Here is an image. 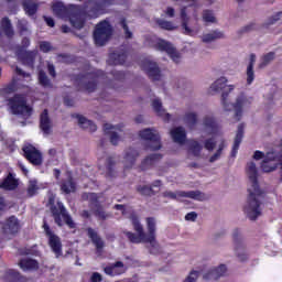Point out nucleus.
Instances as JSON below:
<instances>
[{
    "instance_id": "f8f14e48",
    "label": "nucleus",
    "mask_w": 282,
    "mask_h": 282,
    "mask_svg": "<svg viewBox=\"0 0 282 282\" xmlns=\"http://www.w3.org/2000/svg\"><path fill=\"white\" fill-rule=\"evenodd\" d=\"M154 47H156L160 52H166V54L170 55V58L174 63H180V61H182V55L177 52L175 46H173V44L166 42L165 40L158 39Z\"/></svg>"
},
{
    "instance_id": "3c124183",
    "label": "nucleus",
    "mask_w": 282,
    "mask_h": 282,
    "mask_svg": "<svg viewBox=\"0 0 282 282\" xmlns=\"http://www.w3.org/2000/svg\"><path fill=\"white\" fill-rule=\"evenodd\" d=\"M15 74H18L19 76L24 77L26 83H30L32 80V76L30 75V73L23 72V69H21L19 67L15 68Z\"/></svg>"
},
{
    "instance_id": "b1692460",
    "label": "nucleus",
    "mask_w": 282,
    "mask_h": 282,
    "mask_svg": "<svg viewBox=\"0 0 282 282\" xmlns=\"http://www.w3.org/2000/svg\"><path fill=\"white\" fill-rule=\"evenodd\" d=\"M257 63V55L254 53L249 56V64L247 66V84L252 85L254 83V64Z\"/></svg>"
},
{
    "instance_id": "6e6552de",
    "label": "nucleus",
    "mask_w": 282,
    "mask_h": 282,
    "mask_svg": "<svg viewBox=\"0 0 282 282\" xmlns=\"http://www.w3.org/2000/svg\"><path fill=\"white\" fill-rule=\"evenodd\" d=\"M142 140H147L148 151H160L162 149V143L160 142V133L153 128H147L139 132Z\"/></svg>"
},
{
    "instance_id": "ddd939ff",
    "label": "nucleus",
    "mask_w": 282,
    "mask_h": 282,
    "mask_svg": "<svg viewBox=\"0 0 282 282\" xmlns=\"http://www.w3.org/2000/svg\"><path fill=\"white\" fill-rule=\"evenodd\" d=\"M188 23H191V17H188L186 7H183L181 9V26L183 33H185L187 36H197V34H199V28H191Z\"/></svg>"
},
{
    "instance_id": "680f3d73",
    "label": "nucleus",
    "mask_w": 282,
    "mask_h": 282,
    "mask_svg": "<svg viewBox=\"0 0 282 282\" xmlns=\"http://www.w3.org/2000/svg\"><path fill=\"white\" fill-rule=\"evenodd\" d=\"M164 14H166L170 19H173V17H175V9H173V7H167Z\"/></svg>"
},
{
    "instance_id": "9d476101",
    "label": "nucleus",
    "mask_w": 282,
    "mask_h": 282,
    "mask_svg": "<svg viewBox=\"0 0 282 282\" xmlns=\"http://www.w3.org/2000/svg\"><path fill=\"white\" fill-rule=\"evenodd\" d=\"M111 37V25L109 22L104 21L96 26L94 39L96 45L102 46Z\"/></svg>"
},
{
    "instance_id": "49530a36",
    "label": "nucleus",
    "mask_w": 282,
    "mask_h": 282,
    "mask_svg": "<svg viewBox=\"0 0 282 282\" xmlns=\"http://www.w3.org/2000/svg\"><path fill=\"white\" fill-rule=\"evenodd\" d=\"M189 147H191V151L194 155H199V153H202V149L203 147L199 144V142L197 141H192L189 143Z\"/></svg>"
},
{
    "instance_id": "c03bdc74",
    "label": "nucleus",
    "mask_w": 282,
    "mask_h": 282,
    "mask_svg": "<svg viewBox=\"0 0 282 282\" xmlns=\"http://www.w3.org/2000/svg\"><path fill=\"white\" fill-rule=\"evenodd\" d=\"M116 175H118V172H116V169H113V163H111V161H108L106 167V177L108 180H112V177H116Z\"/></svg>"
},
{
    "instance_id": "052dcab7",
    "label": "nucleus",
    "mask_w": 282,
    "mask_h": 282,
    "mask_svg": "<svg viewBox=\"0 0 282 282\" xmlns=\"http://www.w3.org/2000/svg\"><path fill=\"white\" fill-rule=\"evenodd\" d=\"M102 281V275L98 272L93 273L90 276V282H100Z\"/></svg>"
},
{
    "instance_id": "69168bd1",
    "label": "nucleus",
    "mask_w": 282,
    "mask_h": 282,
    "mask_svg": "<svg viewBox=\"0 0 282 282\" xmlns=\"http://www.w3.org/2000/svg\"><path fill=\"white\" fill-rule=\"evenodd\" d=\"M218 151H220V153L224 151V149H226V140H224V138H220L218 140Z\"/></svg>"
},
{
    "instance_id": "412c9836",
    "label": "nucleus",
    "mask_w": 282,
    "mask_h": 282,
    "mask_svg": "<svg viewBox=\"0 0 282 282\" xmlns=\"http://www.w3.org/2000/svg\"><path fill=\"white\" fill-rule=\"evenodd\" d=\"M104 271L108 276H119V274H124V272H127V267L122 261H117L107 265Z\"/></svg>"
},
{
    "instance_id": "bf43d9fd",
    "label": "nucleus",
    "mask_w": 282,
    "mask_h": 282,
    "mask_svg": "<svg viewBox=\"0 0 282 282\" xmlns=\"http://www.w3.org/2000/svg\"><path fill=\"white\" fill-rule=\"evenodd\" d=\"M96 215L99 219H107L109 217V214L105 213L102 208L97 209Z\"/></svg>"
},
{
    "instance_id": "338daca9",
    "label": "nucleus",
    "mask_w": 282,
    "mask_h": 282,
    "mask_svg": "<svg viewBox=\"0 0 282 282\" xmlns=\"http://www.w3.org/2000/svg\"><path fill=\"white\" fill-rule=\"evenodd\" d=\"M47 69L51 76L56 77V69L54 68V66L52 64L47 65Z\"/></svg>"
},
{
    "instance_id": "f3484780",
    "label": "nucleus",
    "mask_w": 282,
    "mask_h": 282,
    "mask_svg": "<svg viewBox=\"0 0 282 282\" xmlns=\"http://www.w3.org/2000/svg\"><path fill=\"white\" fill-rule=\"evenodd\" d=\"M141 67L143 72L147 73L150 78H152V80H160L162 77L160 67H158V64L151 59H145Z\"/></svg>"
},
{
    "instance_id": "79ce46f5",
    "label": "nucleus",
    "mask_w": 282,
    "mask_h": 282,
    "mask_svg": "<svg viewBox=\"0 0 282 282\" xmlns=\"http://www.w3.org/2000/svg\"><path fill=\"white\" fill-rule=\"evenodd\" d=\"M61 188L63 193L69 195V193H74L76 191V184H74V181H72V178H68L62 184Z\"/></svg>"
},
{
    "instance_id": "20e7f679",
    "label": "nucleus",
    "mask_w": 282,
    "mask_h": 282,
    "mask_svg": "<svg viewBox=\"0 0 282 282\" xmlns=\"http://www.w3.org/2000/svg\"><path fill=\"white\" fill-rule=\"evenodd\" d=\"M249 197L243 207V213L254 221V219L261 217L262 204H263V192L261 188H248Z\"/></svg>"
},
{
    "instance_id": "423d86ee",
    "label": "nucleus",
    "mask_w": 282,
    "mask_h": 282,
    "mask_svg": "<svg viewBox=\"0 0 282 282\" xmlns=\"http://www.w3.org/2000/svg\"><path fill=\"white\" fill-rule=\"evenodd\" d=\"M9 107L11 113L14 116H22L23 118H30L32 116V107L28 105L25 97L22 95H15L9 99Z\"/></svg>"
},
{
    "instance_id": "2f4dec72",
    "label": "nucleus",
    "mask_w": 282,
    "mask_h": 282,
    "mask_svg": "<svg viewBox=\"0 0 282 282\" xmlns=\"http://www.w3.org/2000/svg\"><path fill=\"white\" fill-rule=\"evenodd\" d=\"M19 265L21 270L28 271V270H37L39 269V262L34 259L24 258L19 262Z\"/></svg>"
},
{
    "instance_id": "e433bc0d",
    "label": "nucleus",
    "mask_w": 282,
    "mask_h": 282,
    "mask_svg": "<svg viewBox=\"0 0 282 282\" xmlns=\"http://www.w3.org/2000/svg\"><path fill=\"white\" fill-rule=\"evenodd\" d=\"M158 160H162V155L161 154H151L149 156H147L142 163H141V169L147 170L149 166H153V164L155 162H158Z\"/></svg>"
},
{
    "instance_id": "e2e57ef3",
    "label": "nucleus",
    "mask_w": 282,
    "mask_h": 282,
    "mask_svg": "<svg viewBox=\"0 0 282 282\" xmlns=\"http://www.w3.org/2000/svg\"><path fill=\"white\" fill-rule=\"evenodd\" d=\"M186 221H195L197 219V214L195 212L188 213L185 216Z\"/></svg>"
},
{
    "instance_id": "f03ea898",
    "label": "nucleus",
    "mask_w": 282,
    "mask_h": 282,
    "mask_svg": "<svg viewBox=\"0 0 282 282\" xmlns=\"http://www.w3.org/2000/svg\"><path fill=\"white\" fill-rule=\"evenodd\" d=\"M131 221L137 235L131 231H127L126 236L128 237L129 241H131V243H149L151 248H158V240L155 239L158 221L155 218H147L148 234L144 232V227H142V224H140L138 217L132 216Z\"/></svg>"
},
{
    "instance_id": "5701e85b",
    "label": "nucleus",
    "mask_w": 282,
    "mask_h": 282,
    "mask_svg": "<svg viewBox=\"0 0 282 282\" xmlns=\"http://www.w3.org/2000/svg\"><path fill=\"white\" fill-rule=\"evenodd\" d=\"M243 129H246V126L243 123H240L238 126V130H237L236 138L234 141V147L231 150V158H237V152L239 151V144H241V140H243Z\"/></svg>"
},
{
    "instance_id": "39448f33",
    "label": "nucleus",
    "mask_w": 282,
    "mask_h": 282,
    "mask_svg": "<svg viewBox=\"0 0 282 282\" xmlns=\"http://www.w3.org/2000/svg\"><path fill=\"white\" fill-rule=\"evenodd\" d=\"M56 202V195L53 193H48V204L55 220V224L57 226H63V221L69 226V228H74V220L67 215V212L65 210V206L62 205L61 202H57L56 206H54Z\"/></svg>"
},
{
    "instance_id": "a19ab883",
    "label": "nucleus",
    "mask_w": 282,
    "mask_h": 282,
    "mask_svg": "<svg viewBox=\"0 0 282 282\" xmlns=\"http://www.w3.org/2000/svg\"><path fill=\"white\" fill-rule=\"evenodd\" d=\"M127 58V55L126 54H118V53H112L110 54V57H109V63L111 65H122V63H124Z\"/></svg>"
},
{
    "instance_id": "37998d69",
    "label": "nucleus",
    "mask_w": 282,
    "mask_h": 282,
    "mask_svg": "<svg viewBox=\"0 0 282 282\" xmlns=\"http://www.w3.org/2000/svg\"><path fill=\"white\" fill-rule=\"evenodd\" d=\"M39 83L42 87H52V82H50V78H47V75L43 70L39 73Z\"/></svg>"
},
{
    "instance_id": "4468645a",
    "label": "nucleus",
    "mask_w": 282,
    "mask_h": 282,
    "mask_svg": "<svg viewBox=\"0 0 282 282\" xmlns=\"http://www.w3.org/2000/svg\"><path fill=\"white\" fill-rule=\"evenodd\" d=\"M246 174L249 180L248 188H259V169L257 167V163H254V161L247 163Z\"/></svg>"
},
{
    "instance_id": "4c0bfd02",
    "label": "nucleus",
    "mask_w": 282,
    "mask_h": 282,
    "mask_svg": "<svg viewBox=\"0 0 282 282\" xmlns=\"http://www.w3.org/2000/svg\"><path fill=\"white\" fill-rule=\"evenodd\" d=\"M23 7L26 14H29V17H32V14L36 13L39 4L34 0H23Z\"/></svg>"
},
{
    "instance_id": "1a4fd4ad",
    "label": "nucleus",
    "mask_w": 282,
    "mask_h": 282,
    "mask_svg": "<svg viewBox=\"0 0 282 282\" xmlns=\"http://www.w3.org/2000/svg\"><path fill=\"white\" fill-rule=\"evenodd\" d=\"M279 164H281V156L276 151L267 152L264 160H262L260 164V169L262 173H272L279 169Z\"/></svg>"
},
{
    "instance_id": "7c9ffc66",
    "label": "nucleus",
    "mask_w": 282,
    "mask_h": 282,
    "mask_svg": "<svg viewBox=\"0 0 282 282\" xmlns=\"http://www.w3.org/2000/svg\"><path fill=\"white\" fill-rule=\"evenodd\" d=\"M226 35L221 31H212L202 36L203 43H213V41H218L219 39H224Z\"/></svg>"
},
{
    "instance_id": "9b49d317",
    "label": "nucleus",
    "mask_w": 282,
    "mask_h": 282,
    "mask_svg": "<svg viewBox=\"0 0 282 282\" xmlns=\"http://www.w3.org/2000/svg\"><path fill=\"white\" fill-rule=\"evenodd\" d=\"M46 237H48V246L51 250L56 254V257L63 256V243L61 242V238L56 236L52 229H50V225L44 223L43 225Z\"/></svg>"
},
{
    "instance_id": "f704fd0d",
    "label": "nucleus",
    "mask_w": 282,
    "mask_h": 282,
    "mask_svg": "<svg viewBox=\"0 0 282 282\" xmlns=\"http://www.w3.org/2000/svg\"><path fill=\"white\" fill-rule=\"evenodd\" d=\"M88 237L91 239L97 250H102V248H105V242L98 237V234L94 229L88 228Z\"/></svg>"
},
{
    "instance_id": "c756f323",
    "label": "nucleus",
    "mask_w": 282,
    "mask_h": 282,
    "mask_svg": "<svg viewBox=\"0 0 282 282\" xmlns=\"http://www.w3.org/2000/svg\"><path fill=\"white\" fill-rule=\"evenodd\" d=\"M152 107L158 116H161V118L165 120H171V115L162 107V101H160V99H154L152 101Z\"/></svg>"
},
{
    "instance_id": "7ed1b4c3",
    "label": "nucleus",
    "mask_w": 282,
    "mask_h": 282,
    "mask_svg": "<svg viewBox=\"0 0 282 282\" xmlns=\"http://www.w3.org/2000/svg\"><path fill=\"white\" fill-rule=\"evenodd\" d=\"M221 105L224 116L228 117L231 113V118H229L230 122H239L243 116V111H246V109L250 108V105H252V97L240 94L237 96L235 102L230 104L228 100V93H224Z\"/></svg>"
},
{
    "instance_id": "09e8293b",
    "label": "nucleus",
    "mask_w": 282,
    "mask_h": 282,
    "mask_svg": "<svg viewBox=\"0 0 282 282\" xmlns=\"http://www.w3.org/2000/svg\"><path fill=\"white\" fill-rule=\"evenodd\" d=\"M138 192L141 193V195H151V193H153V187L149 185H142L138 187Z\"/></svg>"
},
{
    "instance_id": "a211bd4d",
    "label": "nucleus",
    "mask_w": 282,
    "mask_h": 282,
    "mask_svg": "<svg viewBox=\"0 0 282 282\" xmlns=\"http://www.w3.org/2000/svg\"><path fill=\"white\" fill-rule=\"evenodd\" d=\"M24 155L31 164L39 166L43 162V158L41 156V152L36 150L33 145H25L23 148Z\"/></svg>"
},
{
    "instance_id": "0e129e2a",
    "label": "nucleus",
    "mask_w": 282,
    "mask_h": 282,
    "mask_svg": "<svg viewBox=\"0 0 282 282\" xmlns=\"http://www.w3.org/2000/svg\"><path fill=\"white\" fill-rule=\"evenodd\" d=\"M221 158V150H217L216 153L210 156L209 162H217Z\"/></svg>"
},
{
    "instance_id": "6e6d98bb",
    "label": "nucleus",
    "mask_w": 282,
    "mask_h": 282,
    "mask_svg": "<svg viewBox=\"0 0 282 282\" xmlns=\"http://www.w3.org/2000/svg\"><path fill=\"white\" fill-rule=\"evenodd\" d=\"M252 159L258 161V162H259V160H265V153H263L262 151L257 150L253 153Z\"/></svg>"
},
{
    "instance_id": "72a5a7b5",
    "label": "nucleus",
    "mask_w": 282,
    "mask_h": 282,
    "mask_svg": "<svg viewBox=\"0 0 282 282\" xmlns=\"http://www.w3.org/2000/svg\"><path fill=\"white\" fill-rule=\"evenodd\" d=\"M41 188H43V185H41L36 178H33L29 181L26 193L29 197H34V195H36Z\"/></svg>"
},
{
    "instance_id": "c9c22d12",
    "label": "nucleus",
    "mask_w": 282,
    "mask_h": 282,
    "mask_svg": "<svg viewBox=\"0 0 282 282\" xmlns=\"http://www.w3.org/2000/svg\"><path fill=\"white\" fill-rule=\"evenodd\" d=\"M227 86H228V78L219 77L212 84L210 89L213 91H224V89H226Z\"/></svg>"
},
{
    "instance_id": "f257e3e1",
    "label": "nucleus",
    "mask_w": 282,
    "mask_h": 282,
    "mask_svg": "<svg viewBox=\"0 0 282 282\" xmlns=\"http://www.w3.org/2000/svg\"><path fill=\"white\" fill-rule=\"evenodd\" d=\"M98 10H100V4L98 1H89L84 11L80 10V7H76L74 4L65 7V4H63L61 1L53 2L54 14L59 17V19H67L68 17L70 24L73 28H76V30H82V28L85 25L83 14H88V17H91V12H98Z\"/></svg>"
},
{
    "instance_id": "4be33fe9",
    "label": "nucleus",
    "mask_w": 282,
    "mask_h": 282,
    "mask_svg": "<svg viewBox=\"0 0 282 282\" xmlns=\"http://www.w3.org/2000/svg\"><path fill=\"white\" fill-rule=\"evenodd\" d=\"M3 232L7 235H17L19 232V219L17 217L11 216L3 225Z\"/></svg>"
},
{
    "instance_id": "2eb2a0df",
    "label": "nucleus",
    "mask_w": 282,
    "mask_h": 282,
    "mask_svg": "<svg viewBox=\"0 0 282 282\" xmlns=\"http://www.w3.org/2000/svg\"><path fill=\"white\" fill-rule=\"evenodd\" d=\"M138 158H140V151L137 148L126 149L123 152V169H133L135 162H138Z\"/></svg>"
},
{
    "instance_id": "aec40b11",
    "label": "nucleus",
    "mask_w": 282,
    "mask_h": 282,
    "mask_svg": "<svg viewBox=\"0 0 282 282\" xmlns=\"http://www.w3.org/2000/svg\"><path fill=\"white\" fill-rule=\"evenodd\" d=\"M235 252L240 261L248 260V253L246 252V240L242 237L236 236L234 239Z\"/></svg>"
},
{
    "instance_id": "6ab92c4d",
    "label": "nucleus",
    "mask_w": 282,
    "mask_h": 282,
    "mask_svg": "<svg viewBox=\"0 0 282 282\" xmlns=\"http://www.w3.org/2000/svg\"><path fill=\"white\" fill-rule=\"evenodd\" d=\"M122 124L120 126H112L111 123H106L104 126V131L105 133H107L108 135H110V142L111 144H118V142H120V133L122 131Z\"/></svg>"
},
{
    "instance_id": "393cba45",
    "label": "nucleus",
    "mask_w": 282,
    "mask_h": 282,
    "mask_svg": "<svg viewBox=\"0 0 282 282\" xmlns=\"http://www.w3.org/2000/svg\"><path fill=\"white\" fill-rule=\"evenodd\" d=\"M171 138L177 144H184L186 142V130L182 127H176L171 130Z\"/></svg>"
},
{
    "instance_id": "603ef678",
    "label": "nucleus",
    "mask_w": 282,
    "mask_h": 282,
    "mask_svg": "<svg viewBox=\"0 0 282 282\" xmlns=\"http://www.w3.org/2000/svg\"><path fill=\"white\" fill-rule=\"evenodd\" d=\"M197 279H199V272L192 271L184 282H197Z\"/></svg>"
},
{
    "instance_id": "ea45409f",
    "label": "nucleus",
    "mask_w": 282,
    "mask_h": 282,
    "mask_svg": "<svg viewBox=\"0 0 282 282\" xmlns=\"http://www.w3.org/2000/svg\"><path fill=\"white\" fill-rule=\"evenodd\" d=\"M156 24H158L159 28H161L162 30H167V31H170V32L173 31V30H177V24H175V22H171V21L158 19V20H156Z\"/></svg>"
},
{
    "instance_id": "a18cd8bd",
    "label": "nucleus",
    "mask_w": 282,
    "mask_h": 282,
    "mask_svg": "<svg viewBox=\"0 0 282 282\" xmlns=\"http://www.w3.org/2000/svg\"><path fill=\"white\" fill-rule=\"evenodd\" d=\"M203 21H205V23H215L217 19L215 18V13H213V11L205 10L203 12Z\"/></svg>"
},
{
    "instance_id": "a878e982",
    "label": "nucleus",
    "mask_w": 282,
    "mask_h": 282,
    "mask_svg": "<svg viewBox=\"0 0 282 282\" xmlns=\"http://www.w3.org/2000/svg\"><path fill=\"white\" fill-rule=\"evenodd\" d=\"M227 271L228 268H226V264H220L219 267L210 269L205 276L206 279L217 280L220 279V276H225Z\"/></svg>"
},
{
    "instance_id": "864d4df0",
    "label": "nucleus",
    "mask_w": 282,
    "mask_h": 282,
    "mask_svg": "<svg viewBox=\"0 0 282 282\" xmlns=\"http://www.w3.org/2000/svg\"><path fill=\"white\" fill-rule=\"evenodd\" d=\"M15 89H17V86L14 85V83H11L10 85L2 88V94L3 96H6V94H12V91H14Z\"/></svg>"
},
{
    "instance_id": "4d7b16f0",
    "label": "nucleus",
    "mask_w": 282,
    "mask_h": 282,
    "mask_svg": "<svg viewBox=\"0 0 282 282\" xmlns=\"http://www.w3.org/2000/svg\"><path fill=\"white\" fill-rule=\"evenodd\" d=\"M121 25L126 32V39H131L133 36V33L129 31V26H127V22L124 20L121 21Z\"/></svg>"
},
{
    "instance_id": "de8ad7c7",
    "label": "nucleus",
    "mask_w": 282,
    "mask_h": 282,
    "mask_svg": "<svg viewBox=\"0 0 282 282\" xmlns=\"http://www.w3.org/2000/svg\"><path fill=\"white\" fill-rule=\"evenodd\" d=\"M2 26L6 29V33L8 34V36H12L13 32H12V24L10 23V19L4 18L2 20Z\"/></svg>"
},
{
    "instance_id": "dca6fc26",
    "label": "nucleus",
    "mask_w": 282,
    "mask_h": 282,
    "mask_svg": "<svg viewBox=\"0 0 282 282\" xmlns=\"http://www.w3.org/2000/svg\"><path fill=\"white\" fill-rule=\"evenodd\" d=\"M218 126L214 116H205L202 123V132L204 135H217Z\"/></svg>"
},
{
    "instance_id": "5fc2aeb1",
    "label": "nucleus",
    "mask_w": 282,
    "mask_h": 282,
    "mask_svg": "<svg viewBox=\"0 0 282 282\" xmlns=\"http://www.w3.org/2000/svg\"><path fill=\"white\" fill-rule=\"evenodd\" d=\"M279 21L282 23V11L275 13V14L270 19V23H271V24L279 23Z\"/></svg>"
},
{
    "instance_id": "774afa93",
    "label": "nucleus",
    "mask_w": 282,
    "mask_h": 282,
    "mask_svg": "<svg viewBox=\"0 0 282 282\" xmlns=\"http://www.w3.org/2000/svg\"><path fill=\"white\" fill-rule=\"evenodd\" d=\"M87 91H94L96 89V82H90L89 84L86 85Z\"/></svg>"
},
{
    "instance_id": "0eeeda50",
    "label": "nucleus",
    "mask_w": 282,
    "mask_h": 282,
    "mask_svg": "<svg viewBox=\"0 0 282 282\" xmlns=\"http://www.w3.org/2000/svg\"><path fill=\"white\" fill-rule=\"evenodd\" d=\"M163 197H167L169 199H177L178 202H184L185 199H195L196 202H205V199H208L206 194L199 192V191H177V192H171L166 191L163 193Z\"/></svg>"
},
{
    "instance_id": "bb28decb",
    "label": "nucleus",
    "mask_w": 282,
    "mask_h": 282,
    "mask_svg": "<svg viewBox=\"0 0 282 282\" xmlns=\"http://www.w3.org/2000/svg\"><path fill=\"white\" fill-rule=\"evenodd\" d=\"M40 127L42 131L47 135L52 132V121L50 120V116L47 115V110H44L41 113L40 118Z\"/></svg>"
},
{
    "instance_id": "13d9d810",
    "label": "nucleus",
    "mask_w": 282,
    "mask_h": 282,
    "mask_svg": "<svg viewBox=\"0 0 282 282\" xmlns=\"http://www.w3.org/2000/svg\"><path fill=\"white\" fill-rule=\"evenodd\" d=\"M40 50L42 52H50L52 51V44H50L48 42H42L40 43Z\"/></svg>"
},
{
    "instance_id": "cd10ccee",
    "label": "nucleus",
    "mask_w": 282,
    "mask_h": 282,
    "mask_svg": "<svg viewBox=\"0 0 282 282\" xmlns=\"http://www.w3.org/2000/svg\"><path fill=\"white\" fill-rule=\"evenodd\" d=\"M76 119L78 121L79 127H82V129H86V131H90L91 133H94V131H96L98 129L96 123H94L90 120H87V118H85L80 115H77Z\"/></svg>"
},
{
    "instance_id": "c85d7f7f",
    "label": "nucleus",
    "mask_w": 282,
    "mask_h": 282,
    "mask_svg": "<svg viewBox=\"0 0 282 282\" xmlns=\"http://www.w3.org/2000/svg\"><path fill=\"white\" fill-rule=\"evenodd\" d=\"M17 186H19V182L17 181V178H14V175H12V173H9V175L0 184V188H3L4 191H14Z\"/></svg>"
},
{
    "instance_id": "473e14b6",
    "label": "nucleus",
    "mask_w": 282,
    "mask_h": 282,
    "mask_svg": "<svg viewBox=\"0 0 282 282\" xmlns=\"http://www.w3.org/2000/svg\"><path fill=\"white\" fill-rule=\"evenodd\" d=\"M274 58H276V54L274 52L262 55L258 65V69H265V67H268V65H270Z\"/></svg>"
},
{
    "instance_id": "8fccbe9b",
    "label": "nucleus",
    "mask_w": 282,
    "mask_h": 282,
    "mask_svg": "<svg viewBox=\"0 0 282 282\" xmlns=\"http://www.w3.org/2000/svg\"><path fill=\"white\" fill-rule=\"evenodd\" d=\"M216 144H217V143L215 142V137H213V138L207 139V140L205 141V149H206L207 151H213V150L215 149Z\"/></svg>"
},
{
    "instance_id": "58836bf2",
    "label": "nucleus",
    "mask_w": 282,
    "mask_h": 282,
    "mask_svg": "<svg viewBox=\"0 0 282 282\" xmlns=\"http://www.w3.org/2000/svg\"><path fill=\"white\" fill-rule=\"evenodd\" d=\"M184 122L188 129H194L197 124V113L195 112H187L184 116Z\"/></svg>"
}]
</instances>
